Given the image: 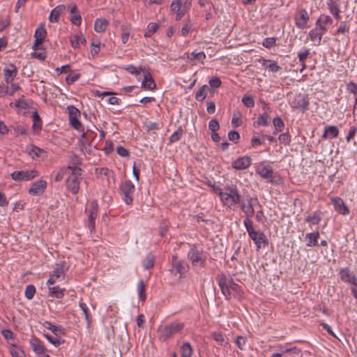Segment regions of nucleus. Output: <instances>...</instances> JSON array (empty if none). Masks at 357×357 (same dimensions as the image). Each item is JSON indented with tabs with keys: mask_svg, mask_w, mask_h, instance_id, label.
<instances>
[{
	"mask_svg": "<svg viewBox=\"0 0 357 357\" xmlns=\"http://www.w3.org/2000/svg\"><path fill=\"white\" fill-rule=\"evenodd\" d=\"M70 43L74 49H77L79 47V44L86 43V38L83 35H74L70 38Z\"/></svg>",
	"mask_w": 357,
	"mask_h": 357,
	"instance_id": "34",
	"label": "nucleus"
},
{
	"mask_svg": "<svg viewBox=\"0 0 357 357\" xmlns=\"http://www.w3.org/2000/svg\"><path fill=\"white\" fill-rule=\"evenodd\" d=\"M47 36V31L45 29L44 25L40 24L36 30L34 38H39V40H45Z\"/></svg>",
	"mask_w": 357,
	"mask_h": 357,
	"instance_id": "43",
	"label": "nucleus"
},
{
	"mask_svg": "<svg viewBox=\"0 0 357 357\" xmlns=\"http://www.w3.org/2000/svg\"><path fill=\"white\" fill-rule=\"evenodd\" d=\"M257 173L263 178L269 179V182L272 183H278V181L274 179L275 176H274L273 169L269 165H266L264 164L259 165L257 169Z\"/></svg>",
	"mask_w": 357,
	"mask_h": 357,
	"instance_id": "11",
	"label": "nucleus"
},
{
	"mask_svg": "<svg viewBox=\"0 0 357 357\" xmlns=\"http://www.w3.org/2000/svg\"><path fill=\"white\" fill-rule=\"evenodd\" d=\"M240 208L244 213L247 218L252 217L255 214V210L252 204V198L250 195H247L241 199Z\"/></svg>",
	"mask_w": 357,
	"mask_h": 357,
	"instance_id": "9",
	"label": "nucleus"
},
{
	"mask_svg": "<svg viewBox=\"0 0 357 357\" xmlns=\"http://www.w3.org/2000/svg\"><path fill=\"white\" fill-rule=\"evenodd\" d=\"M339 274L343 282L352 284L354 287L357 286V277L350 271L349 268H342Z\"/></svg>",
	"mask_w": 357,
	"mask_h": 357,
	"instance_id": "14",
	"label": "nucleus"
},
{
	"mask_svg": "<svg viewBox=\"0 0 357 357\" xmlns=\"http://www.w3.org/2000/svg\"><path fill=\"white\" fill-rule=\"evenodd\" d=\"M251 165V158L249 156L240 157L232 162V167L235 169L243 170L248 168Z\"/></svg>",
	"mask_w": 357,
	"mask_h": 357,
	"instance_id": "18",
	"label": "nucleus"
},
{
	"mask_svg": "<svg viewBox=\"0 0 357 357\" xmlns=\"http://www.w3.org/2000/svg\"><path fill=\"white\" fill-rule=\"evenodd\" d=\"M188 257L191 261L193 266H205L206 256L202 250H199L198 248L193 245L188 253Z\"/></svg>",
	"mask_w": 357,
	"mask_h": 357,
	"instance_id": "5",
	"label": "nucleus"
},
{
	"mask_svg": "<svg viewBox=\"0 0 357 357\" xmlns=\"http://www.w3.org/2000/svg\"><path fill=\"white\" fill-rule=\"evenodd\" d=\"M138 294L139 300L142 301H144L146 300V296L145 293V284L142 280L138 282Z\"/></svg>",
	"mask_w": 357,
	"mask_h": 357,
	"instance_id": "47",
	"label": "nucleus"
},
{
	"mask_svg": "<svg viewBox=\"0 0 357 357\" xmlns=\"http://www.w3.org/2000/svg\"><path fill=\"white\" fill-rule=\"evenodd\" d=\"M184 58L191 62L197 61L202 63H204V61L206 59V54L204 52H192L191 53H185L184 55Z\"/></svg>",
	"mask_w": 357,
	"mask_h": 357,
	"instance_id": "24",
	"label": "nucleus"
},
{
	"mask_svg": "<svg viewBox=\"0 0 357 357\" xmlns=\"http://www.w3.org/2000/svg\"><path fill=\"white\" fill-rule=\"evenodd\" d=\"M143 88L147 90H154L156 88L155 81L150 73H147L144 75V79L142 82Z\"/></svg>",
	"mask_w": 357,
	"mask_h": 357,
	"instance_id": "28",
	"label": "nucleus"
},
{
	"mask_svg": "<svg viewBox=\"0 0 357 357\" xmlns=\"http://www.w3.org/2000/svg\"><path fill=\"white\" fill-rule=\"evenodd\" d=\"M181 357H192L193 349L189 342H184L181 347Z\"/></svg>",
	"mask_w": 357,
	"mask_h": 357,
	"instance_id": "35",
	"label": "nucleus"
},
{
	"mask_svg": "<svg viewBox=\"0 0 357 357\" xmlns=\"http://www.w3.org/2000/svg\"><path fill=\"white\" fill-rule=\"evenodd\" d=\"M36 293V287L33 284L27 285L25 289V296L27 299L31 300L34 296V294Z\"/></svg>",
	"mask_w": 357,
	"mask_h": 357,
	"instance_id": "51",
	"label": "nucleus"
},
{
	"mask_svg": "<svg viewBox=\"0 0 357 357\" xmlns=\"http://www.w3.org/2000/svg\"><path fill=\"white\" fill-rule=\"evenodd\" d=\"M10 107H19L20 109H26L29 107V105L24 96L19 98L15 102H10Z\"/></svg>",
	"mask_w": 357,
	"mask_h": 357,
	"instance_id": "45",
	"label": "nucleus"
},
{
	"mask_svg": "<svg viewBox=\"0 0 357 357\" xmlns=\"http://www.w3.org/2000/svg\"><path fill=\"white\" fill-rule=\"evenodd\" d=\"M92 138L87 133L83 132L82 134V138L80 142L82 144V150L84 151V149H86V146H89V139Z\"/></svg>",
	"mask_w": 357,
	"mask_h": 357,
	"instance_id": "57",
	"label": "nucleus"
},
{
	"mask_svg": "<svg viewBox=\"0 0 357 357\" xmlns=\"http://www.w3.org/2000/svg\"><path fill=\"white\" fill-rule=\"evenodd\" d=\"M158 27L159 26L156 23H149L147 26L146 31L144 33V36L146 38L150 37L152 34L157 31Z\"/></svg>",
	"mask_w": 357,
	"mask_h": 357,
	"instance_id": "46",
	"label": "nucleus"
},
{
	"mask_svg": "<svg viewBox=\"0 0 357 357\" xmlns=\"http://www.w3.org/2000/svg\"><path fill=\"white\" fill-rule=\"evenodd\" d=\"M65 291L66 289L64 288H61L59 286L49 287V296L57 298H61L64 296Z\"/></svg>",
	"mask_w": 357,
	"mask_h": 357,
	"instance_id": "33",
	"label": "nucleus"
},
{
	"mask_svg": "<svg viewBox=\"0 0 357 357\" xmlns=\"http://www.w3.org/2000/svg\"><path fill=\"white\" fill-rule=\"evenodd\" d=\"M183 134V130L182 128V126H180L177 128V130L175 132H174L172 134V135L169 137V142L174 143V142L178 141L181 138Z\"/></svg>",
	"mask_w": 357,
	"mask_h": 357,
	"instance_id": "40",
	"label": "nucleus"
},
{
	"mask_svg": "<svg viewBox=\"0 0 357 357\" xmlns=\"http://www.w3.org/2000/svg\"><path fill=\"white\" fill-rule=\"evenodd\" d=\"M183 8L179 0H174L170 5V10L173 12L176 13Z\"/></svg>",
	"mask_w": 357,
	"mask_h": 357,
	"instance_id": "61",
	"label": "nucleus"
},
{
	"mask_svg": "<svg viewBox=\"0 0 357 357\" xmlns=\"http://www.w3.org/2000/svg\"><path fill=\"white\" fill-rule=\"evenodd\" d=\"M294 107L301 109L303 112L309 108V100L307 96H299L294 102Z\"/></svg>",
	"mask_w": 357,
	"mask_h": 357,
	"instance_id": "20",
	"label": "nucleus"
},
{
	"mask_svg": "<svg viewBox=\"0 0 357 357\" xmlns=\"http://www.w3.org/2000/svg\"><path fill=\"white\" fill-rule=\"evenodd\" d=\"M47 188V182L44 180H38L33 183L29 190V194L32 195H38L44 192Z\"/></svg>",
	"mask_w": 357,
	"mask_h": 357,
	"instance_id": "17",
	"label": "nucleus"
},
{
	"mask_svg": "<svg viewBox=\"0 0 357 357\" xmlns=\"http://www.w3.org/2000/svg\"><path fill=\"white\" fill-rule=\"evenodd\" d=\"M66 262L64 261L56 264V266L53 271L54 276H59V278H64L66 275L65 269Z\"/></svg>",
	"mask_w": 357,
	"mask_h": 357,
	"instance_id": "32",
	"label": "nucleus"
},
{
	"mask_svg": "<svg viewBox=\"0 0 357 357\" xmlns=\"http://www.w3.org/2000/svg\"><path fill=\"white\" fill-rule=\"evenodd\" d=\"M331 203L334 206L335 210L340 214L347 215L349 214V210L345 205L344 201L340 197H332L331 199Z\"/></svg>",
	"mask_w": 357,
	"mask_h": 357,
	"instance_id": "16",
	"label": "nucleus"
},
{
	"mask_svg": "<svg viewBox=\"0 0 357 357\" xmlns=\"http://www.w3.org/2000/svg\"><path fill=\"white\" fill-rule=\"evenodd\" d=\"M120 188L123 195V201L126 204H131L133 201V195L135 190V185L131 181L127 180L121 184Z\"/></svg>",
	"mask_w": 357,
	"mask_h": 357,
	"instance_id": "6",
	"label": "nucleus"
},
{
	"mask_svg": "<svg viewBox=\"0 0 357 357\" xmlns=\"http://www.w3.org/2000/svg\"><path fill=\"white\" fill-rule=\"evenodd\" d=\"M30 344L32 349L36 354L42 356V357H50L49 354H45V347L40 340L32 338Z\"/></svg>",
	"mask_w": 357,
	"mask_h": 357,
	"instance_id": "19",
	"label": "nucleus"
},
{
	"mask_svg": "<svg viewBox=\"0 0 357 357\" xmlns=\"http://www.w3.org/2000/svg\"><path fill=\"white\" fill-rule=\"evenodd\" d=\"M12 357H24V352L19 348H14L10 349Z\"/></svg>",
	"mask_w": 357,
	"mask_h": 357,
	"instance_id": "64",
	"label": "nucleus"
},
{
	"mask_svg": "<svg viewBox=\"0 0 357 357\" xmlns=\"http://www.w3.org/2000/svg\"><path fill=\"white\" fill-rule=\"evenodd\" d=\"M339 135V130L335 126H329L325 127L324 132L322 135L323 139H326L327 137L330 138H335Z\"/></svg>",
	"mask_w": 357,
	"mask_h": 357,
	"instance_id": "29",
	"label": "nucleus"
},
{
	"mask_svg": "<svg viewBox=\"0 0 357 357\" xmlns=\"http://www.w3.org/2000/svg\"><path fill=\"white\" fill-rule=\"evenodd\" d=\"M3 71L5 82L8 84L11 83L17 74V68L14 64H10Z\"/></svg>",
	"mask_w": 357,
	"mask_h": 357,
	"instance_id": "21",
	"label": "nucleus"
},
{
	"mask_svg": "<svg viewBox=\"0 0 357 357\" xmlns=\"http://www.w3.org/2000/svg\"><path fill=\"white\" fill-rule=\"evenodd\" d=\"M226 192L219 193L222 202L229 207L238 204L241 201V196L236 186H228L225 188Z\"/></svg>",
	"mask_w": 357,
	"mask_h": 357,
	"instance_id": "4",
	"label": "nucleus"
},
{
	"mask_svg": "<svg viewBox=\"0 0 357 357\" xmlns=\"http://www.w3.org/2000/svg\"><path fill=\"white\" fill-rule=\"evenodd\" d=\"M217 280L222 294L226 299L229 300L231 296L234 297H240L241 296V287L236 284L233 279L228 280L224 273H221L218 276Z\"/></svg>",
	"mask_w": 357,
	"mask_h": 357,
	"instance_id": "1",
	"label": "nucleus"
},
{
	"mask_svg": "<svg viewBox=\"0 0 357 357\" xmlns=\"http://www.w3.org/2000/svg\"><path fill=\"white\" fill-rule=\"evenodd\" d=\"M108 25L109 22L107 20L103 18H98L95 20L94 22V30L98 33L104 32Z\"/></svg>",
	"mask_w": 357,
	"mask_h": 357,
	"instance_id": "30",
	"label": "nucleus"
},
{
	"mask_svg": "<svg viewBox=\"0 0 357 357\" xmlns=\"http://www.w3.org/2000/svg\"><path fill=\"white\" fill-rule=\"evenodd\" d=\"M45 337L47 338V340L54 344L55 347H59L62 342L64 341H61V337L59 335L56 336H52L50 335H45Z\"/></svg>",
	"mask_w": 357,
	"mask_h": 357,
	"instance_id": "48",
	"label": "nucleus"
},
{
	"mask_svg": "<svg viewBox=\"0 0 357 357\" xmlns=\"http://www.w3.org/2000/svg\"><path fill=\"white\" fill-rule=\"evenodd\" d=\"M269 114L264 112L259 116L256 123L258 126H267L269 124Z\"/></svg>",
	"mask_w": 357,
	"mask_h": 357,
	"instance_id": "42",
	"label": "nucleus"
},
{
	"mask_svg": "<svg viewBox=\"0 0 357 357\" xmlns=\"http://www.w3.org/2000/svg\"><path fill=\"white\" fill-rule=\"evenodd\" d=\"M319 235V231L307 234L305 236V240L307 241L306 245L307 247L317 246L318 245Z\"/></svg>",
	"mask_w": 357,
	"mask_h": 357,
	"instance_id": "26",
	"label": "nucleus"
},
{
	"mask_svg": "<svg viewBox=\"0 0 357 357\" xmlns=\"http://www.w3.org/2000/svg\"><path fill=\"white\" fill-rule=\"evenodd\" d=\"M242 102L249 108L253 107L255 106V100L251 96H244L242 98Z\"/></svg>",
	"mask_w": 357,
	"mask_h": 357,
	"instance_id": "54",
	"label": "nucleus"
},
{
	"mask_svg": "<svg viewBox=\"0 0 357 357\" xmlns=\"http://www.w3.org/2000/svg\"><path fill=\"white\" fill-rule=\"evenodd\" d=\"M259 61L263 66L268 69L272 73H277L282 69V67L278 66L276 61L273 60L261 59L259 60Z\"/></svg>",
	"mask_w": 357,
	"mask_h": 357,
	"instance_id": "23",
	"label": "nucleus"
},
{
	"mask_svg": "<svg viewBox=\"0 0 357 357\" xmlns=\"http://www.w3.org/2000/svg\"><path fill=\"white\" fill-rule=\"evenodd\" d=\"M184 325L181 323H172L169 325L165 326L161 330L160 333L165 340L169 339L174 334L178 333L183 328Z\"/></svg>",
	"mask_w": 357,
	"mask_h": 357,
	"instance_id": "10",
	"label": "nucleus"
},
{
	"mask_svg": "<svg viewBox=\"0 0 357 357\" xmlns=\"http://www.w3.org/2000/svg\"><path fill=\"white\" fill-rule=\"evenodd\" d=\"M43 326L45 328H46L48 330H50L52 331V333L58 336L60 334H62L63 332H62V329L61 327L59 326H55L54 324H52L51 322L50 321H45L44 324H43Z\"/></svg>",
	"mask_w": 357,
	"mask_h": 357,
	"instance_id": "39",
	"label": "nucleus"
},
{
	"mask_svg": "<svg viewBox=\"0 0 357 357\" xmlns=\"http://www.w3.org/2000/svg\"><path fill=\"white\" fill-rule=\"evenodd\" d=\"M321 220V212L319 211H314L312 214L306 216L305 218V221L310 225H318Z\"/></svg>",
	"mask_w": 357,
	"mask_h": 357,
	"instance_id": "31",
	"label": "nucleus"
},
{
	"mask_svg": "<svg viewBox=\"0 0 357 357\" xmlns=\"http://www.w3.org/2000/svg\"><path fill=\"white\" fill-rule=\"evenodd\" d=\"M81 77L79 73H75L73 75H69L66 77V80L68 84H72L77 81Z\"/></svg>",
	"mask_w": 357,
	"mask_h": 357,
	"instance_id": "62",
	"label": "nucleus"
},
{
	"mask_svg": "<svg viewBox=\"0 0 357 357\" xmlns=\"http://www.w3.org/2000/svg\"><path fill=\"white\" fill-rule=\"evenodd\" d=\"M66 170L69 173L66 181L67 188L73 195H76L79 192L80 181L82 179L81 176L82 169L76 165H69Z\"/></svg>",
	"mask_w": 357,
	"mask_h": 357,
	"instance_id": "3",
	"label": "nucleus"
},
{
	"mask_svg": "<svg viewBox=\"0 0 357 357\" xmlns=\"http://www.w3.org/2000/svg\"><path fill=\"white\" fill-rule=\"evenodd\" d=\"M278 139L280 143L289 145L291 142V136L288 132H284L279 136Z\"/></svg>",
	"mask_w": 357,
	"mask_h": 357,
	"instance_id": "58",
	"label": "nucleus"
},
{
	"mask_svg": "<svg viewBox=\"0 0 357 357\" xmlns=\"http://www.w3.org/2000/svg\"><path fill=\"white\" fill-rule=\"evenodd\" d=\"M275 43H276V38H275V37L266 38L264 40L262 45L266 48L270 49L272 47L275 45Z\"/></svg>",
	"mask_w": 357,
	"mask_h": 357,
	"instance_id": "55",
	"label": "nucleus"
},
{
	"mask_svg": "<svg viewBox=\"0 0 357 357\" xmlns=\"http://www.w3.org/2000/svg\"><path fill=\"white\" fill-rule=\"evenodd\" d=\"M333 22L332 19L326 14H322L317 19L315 25L326 26L327 24H331Z\"/></svg>",
	"mask_w": 357,
	"mask_h": 357,
	"instance_id": "38",
	"label": "nucleus"
},
{
	"mask_svg": "<svg viewBox=\"0 0 357 357\" xmlns=\"http://www.w3.org/2000/svg\"><path fill=\"white\" fill-rule=\"evenodd\" d=\"M228 138L230 141L236 143L240 139V135L237 131L231 130L228 133Z\"/></svg>",
	"mask_w": 357,
	"mask_h": 357,
	"instance_id": "63",
	"label": "nucleus"
},
{
	"mask_svg": "<svg viewBox=\"0 0 357 357\" xmlns=\"http://www.w3.org/2000/svg\"><path fill=\"white\" fill-rule=\"evenodd\" d=\"M208 129L211 131V132H217L220 129V124L218 120H211L208 123Z\"/></svg>",
	"mask_w": 357,
	"mask_h": 357,
	"instance_id": "60",
	"label": "nucleus"
},
{
	"mask_svg": "<svg viewBox=\"0 0 357 357\" xmlns=\"http://www.w3.org/2000/svg\"><path fill=\"white\" fill-rule=\"evenodd\" d=\"M349 29H350L349 26L347 24L346 22H341L339 27L336 30V31L334 33V35H336L337 33H342V34H344V33H349Z\"/></svg>",
	"mask_w": 357,
	"mask_h": 357,
	"instance_id": "52",
	"label": "nucleus"
},
{
	"mask_svg": "<svg viewBox=\"0 0 357 357\" xmlns=\"http://www.w3.org/2000/svg\"><path fill=\"white\" fill-rule=\"evenodd\" d=\"M32 117H33V121L32 128L33 130H36V129L40 130L41 127H42V121H41V119H40L38 113L36 111L34 112L33 113Z\"/></svg>",
	"mask_w": 357,
	"mask_h": 357,
	"instance_id": "44",
	"label": "nucleus"
},
{
	"mask_svg": "<svg viewBox=\"0 0 357 357\" xmlns=\"http://www.w3.org/2000/svg\"><path fill=\"white\" fill-rule=\"evenodd\" d=\"M155 261V257L151 253H149L143 261V266L145 269H150L153 267Z\"/></svg>",
	"mask_w": 357,
	"mask_h": 357,
	"instance_id": "41",
	"label": "nucleus"
},
{
	"mask_svg": "<svg viewBox=\"0 0 357 357\" xmlns=\"http://www.w3.org/2000/svg\"><path fill=\"white\" fill-rule=\"evenodd\" d=\"M11 129H13V134L17 137L19 135H26V128H25L22 126H11L10 130L11 131Z\"/></svg>",
	"mask_w": 357,
	"mask_h": 357,
	"instance_id": "50",
	"label": "nucleus"
},
{
	"mask_svg": "<svg viewBox=\"0 0 357 357\" xmlns=\"http://www.w3.org/2000/svg\"><path fill=\"white\" fill-rule=\"evenodd\" d=\"M209 89L208 85H203L195 93V98L198 101H203L206 96L207 91Z\"/></svg>",
	"mask_w": 357,
	"mask_h": 357,
	"instance_id": "36",
	"label": "nucleus"
},
{
	"mask_svg": "<svg viewBox=\"0 0 357 357\" xmlns=\"http://www.w3.org/2000/svg\"><path fill=\"white\" fill-rule=\"evenodd\" d=\"M98 204L96 200H93L90 204L89 214L88 217L89 228L92 231L95 228V219L98 215Z\"/></svg>",
	"mask_w": 357,
	"mask_h": 357,
	"instance_id": "15",
	"label": "nucleus"
},
{
	"mask_svg": "<svg viewBox=\"0 0 357 357\" xmlns=\"http://www.w3.org/2000/svg\"><path fill=\"white\" fill-rule=\"evenodd\" d=\"M273 123L274 127L276 129V130H283V128L284 127V124L280 117L277 116V117L274 118Z\"/></svg>",
	"mask_w": 357,
	"mask_h": 357,
	"instance_id": "56",
	"label": "nucleus"
},
{
	"mask_svg": "<svg viewBox=\"0 0 357 357\" xmlns=\"http://www.w3.org/2000/svg\"><path fill=\"white\" fill-rule=\"evenodd\" d=\"M66 7L63 4H60L52 10L49 16V20L51 22H58L60 15L66 10Z\"/></svg>",
	"mask_w": 357,
	"mask_h": 357,
	"instance_id": "22",
	"label": "nucleus"
},
{
	"mask_svg": "<svg viewBox=\"0 0 357 357\" xmlns=\"http://www.w3.org/2000/svg\"><path fill=\"white\" fill-rule=\"evenodd\" d=\"M327 6L333 17L337 20L340 19V9L337 0H329L327 3Z\"/></svg>",
	"mask_w": 357,
	"mask_h": 357,
	"instance_id": "25",
	"label": "nucleus"
},
{
	"mask_svg": "<svg viewBox=\"0 0 357 357\" xmlns=\"http://www.w3.org/2000/svg\"><path fill=\"white\" fill-rule=\"evenodd\" d=\"M309 20L307 11L305 8H301L295 16V24L298 29H304L307 27Z\"/></svg>",
	"mask_w": 357,
	"mask_h": 357,
	"instance_id": "12",
	"label": "nucleus"
},
{
	"mask_svg": "<svg viewBox=\"0 0 357 357\" xmlns=\"http://www.w3.org/2000/svg\"><path fill=\"white\" fill-rule=\"evenodd\" d=\"M130 26L126 24H123L121 26V41L123 44H126L130 35Z\"/></svg>",
	"mask_w": 357,
	"mask_h": 357,
	"instance_id": "37",
	"label": "nucleus"
},
{
	"mask_svg": "<svg viewBox=\"0 0 357 357\" xmlns=\"http://www.w3.org/2000/svg\"><path fill=\"white\" fill-rule=\"evenodd\" d=\"M67 110L69 116V121L70 126L77 130H80L82 128V124L79 120L81 115L80 111L73 105L67 107Z\"/></svg>",
	"mask_w": 357,
	"mask_h": 357,
	"instance_id": "7",
	"label": "nucleus"
},
{
	"mask_svg": "<svg viewBox=\"0 0 357 357\" xmlns=\"http://www.w3.org/2000/svg\"><path fill=\"white\" fill-rule=\"evenodd\" d=\"M38 176L37 171L26 170V171H15L11 174V178L16 181H29Z\"/></svg>",
	"mask_w": 357,
	"mask_h": 357,
	"instance_id": "8",
	"label": "nucleus"
},
{
	"mask_svg": "<svg viewBox=\"0 0 357 357\" xmlns=\"http://www.w3.org/2000/svg\"><path fill=\"white\" fill-rule=\"evenodd\" d=\"M70 20L74 25L79 26L82 23V17L80 13L77 12V13L72 15Z\"/></svg>",
	"mask_w": 357,
	"mask_h": 357,
	"instance_id": "59",
	"label": "nucleus"
},
{
	"mask_svg": "<svg viewBox=\"0 0 357 357\" xmlns=\"http://www.w3.org/2000/svg\"><path fill=\"white\" fill-rule=\"evenodd\" d=\"M243 223L250 238L255 242L257 249L264 248L268 245L266 235L262 231L254 229L253 222L250 219L245 218Z\"/></svg>",
	"mask_w": 357,
	"mask_h": 357,
	"instance_id": "2",
	"label": "nucleus"
},
{
	"mask_svg": "<svg viewBox=\"0 0 357 357\" xmlns=\"http://www.w3.org/2000/svg\"><path fill=\"white\" fill-rule=\"evenodd\" d=\"M79 305L81 310H82L83 314H84L85 319H86L88 325H89L91 324V319L89 317V309H88L86 305L83 302H79Z\"/></svg>",
	"mask_w": 357,
	"mask_h": 357,
	"instance_id": "53",
	"label": "nucleus"
},
{
	"mask_svg": "<svg viewBox=\"0 0 357 357\" xmlns=\"http://www.w3.org/2000/svg\"><path fill=\"white\" fill-rule=\"evenodd\" d=\"M327 29L326 26L315 25V27L312 29L309 36L312 41L315 43L317 45L321 44L322 36L326 32Z\"/></svg>",
	"mask_w": 357,
	"mask_h": 357,
	"instance_id": "13",
	"label": "nucleus"
},
{
	"mask_svg": "<svg viewBox=\"0 0 357 357\" xmlns=\"http://www.w3.org/2000/svg\"><path fill=\"white\" fill-rule=\"evenodd\" d=\"M172 264L176 273L181 277L186 271V264L183 261L177 260L176 257H173Z\"/></svg>",
	"mask_w": 357,
	"mask_h": 357,
	"instance_id": "27",
	"label": "nucleus"
},
{
	"mask_svg": "<svg viewBox=\"0 0 357 357\" xmlns=\"http://www.w3.org/2000/svg\"><path fill=\"white\" fill-rule=\"evenodd\" d=\"M348 92L354 94L355 98V104L357 103V84L354 82H350L347 86Z\"/></svg>",
	"mask_w": 357,
	"mask_h": 357,
	"instance_id": "49",
	"label": "nucleus"
}]
</instances>
